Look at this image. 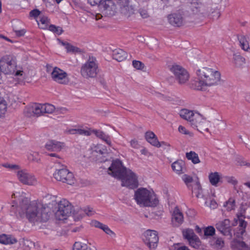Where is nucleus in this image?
<instances>
[{
    "label": "nucleus",
    "instance_id": "obj_14",
    "mask_svg": "<svg viewBox=\"0 0 250 250\" xmlns=\"http://www.w3.org/2000/svg\"><path fill=\"white\" fill-rule=\"evenodd\" d=\"M42 108V104H32L25 107L24 110V114L26 116L29 117H39L43 115Z\"/></svg>",
    "mask_w": 250,
    "mask_h": 250
},
{
    "label": "nucleus",
    "instance_id": "obj_31",
    "mask_svg": "<svg viewBox=\"0 0 250 250\" xmlns=\"http://www.w3.org/2000/svg\"><path fill=\"white\" fill-rule=\"evenodd\" d=\"M60 45L63 46L68 53H78L80 52V49L66 42L58 40Z\"/></svg>",
    "mask_w": 250,
    "mask_h": 250
},
{
    "label": "nucleus",
    "instance_id": "obj_10",
    "mask_svg": "<svg viewBox=\"0 0 250 250\" xmlns=\"http://www.w3.org/2000/svg\"><path fill=\"white\" fill-rule=\"evenodd\" d=\"M170 71L173 74L176 80L180 84L186 83L189 80V75L188 71L178 65H172Z\"/></svg>",
    "mask_w": 250,
    "mask_h": 250
},
{
    "label": "nucleus",
    "instance_id": "obj_52",
    "mask_svg": "<svg viewBox=\"0 0 250 250\" xmlns=\"http://www.w3.org/2000/svg\"><path fill=\"white\" fill-rule=\"evenodd\" d=\"M205 205L213 209L216 208L218 206L217 202L214 200H210L209 201L206 200Z\"/></svg>",
    "mask_w": 250,
    "mask_h": 250
},
{
    "label": "nucleus",
    "instance_id": "obj_30",
    "mask_svg": "<svg viewBox=\"0 0 250 250\" xmlns=\"http://www.w3.org/2000/svg\"><path fill=\"white\" fill-rule=\"evenodd\" d=\"M184 163L181 161H177L173 163L171 167L173 171L177 174L180 175L183 173Z\"/></svg>",
    "mask_w": 250,
    "mask_h": 250
},
{
    "label": "nucleus",
    "instance_id": "obj_47",
    "mask_svg": "<svg viewBox=\"0 0 250 250\" xmlns=\"http://www.w3.org/2000/svg\"><path fill=\"white\" fill-rule=\"evenodd\" d=\"M178 130V131L182 134L188 135L190 137H192L193 136V133L192 132L189 131L185 126L183 125H179Z\"/></svg>",
    "mask_w": 250,
    "mask_h": 250
},
{
    "label": "nucleus",
    "instance_id": "obj_26",
    "mask_svg": "<svg viewBox=\"0 0 250 250\" xmlns=\"http://www.w3.org/2000/svg\"><path fill=\"white\" fill-rule=\"evenodd\" d=\"M245 63V59L239 54H234L232 59V64L233 66L238 68L243 67Z\"/></svg>",
    "mask_w": 250,
    "mask_h": 250
},
{
    "label": "nucleus",
    "instance_id": "obj_44",
    "mask_svg": "<svg viewBox=\"0 0 250 250\" xmlns=\"http://www.w3.org/2000/svg\"><path fill=\"white\" fill-rule=\"evenodd\" d=\"M228 211H231L235 208V201L233 198H229L224 204Z\"/></svg>",
    "mask_w": 250,
    "mask_h": 250
},
{
    "label": "nucleus",
    "instance_id": "obj_63",
    "mask_svg": "<svg viewBox=\"0 0 250 250\" xmlns=\"http://www.w3.org/2000/svg\"><path fill=\"white\" fill-rule=\"evenodd\" d=\"M102 0H88V3L91 5H96L101 3Z\"/></svg>",
    "mask_w": 250,
    "mask_h": 250
},
{
    "label": "nucleus",
    "instance_id": "obj_27",
    "mask_svg": "<svg viewBox=\"0 0 250 250\" xmlns=\"http://www.w3.org/2000/svg\"><path fill=\"white\" fill-rule=\"evenodd\" d=\"M113 58L118 62H121L126 59L127 54L121 49H116L113 51Z\"/></svg>",
    "mask_w": 250,
    "mask_h": 250
},
{
    "label": "nucleus",
    "instance_id": "obj_35",
    "mask_svg": "<svg viewBox=\"0 0 250 250\" xmlns=\"http://www.w3.org/2000/svg\"><path fill=\"white\" fill-rule=\"evenodd\" d=\"M231 247L233 250H249L243 242L233 241L231 243Z\"/></svg>",
    "mask_w": 250,
    "mask_h": 250
},
{
    "label": "nucleus",
    "instance_id": "obj_24",
    "mask_svg": "<svg viewBox=\"0 0 250 250\" xmlns=\"http://www.w3.org/2000/svg\"><path fill=\"white\" fill-rule=\"evenodd\" d=\"M184 220L183 215L180 210L175 208L172 214V221L175 226H179L181 224Z\"/></svg>",
    "mask_w": 250,
    "mask_h": 250
},
{
    "label": "nucleus",
    "instance_id": "obj_25",
    "mask_svg": "<svg viewBox=\"0 0 250 250\" xmlns=\"http://www.w3.org/2000/svg\"><path fill=\"white\" fill-rule=\"evenodd\" d=\"M17 242V240L12 235L6 234L0 235V243L5 245H12Z\"/></svg>",
    "mask_w": 250,
    "mask_h": 250
},
{
    "label": "nucleus",
    "instance_id": "obj_21",
    "mask_svg": "<svg viewBox=\"0 0 250 250\" xmlns=\"http://www.w3.org/2000/svg\"><path fill=\"white\" fill-rule=\"evenodd\" d=\"M15 68V64L12 61H6L2 59L0 61V69L5 74L13 72Z\"/></svg>",
    "mask_w": 250,
    "mask_h": 250
},
{
    "label": "nucleus",
    "instance_id": "obj_33",
    "mask_svg": "<svg viewBox=\"0 0 250 250\" xmlns=\"http://www.w3.org/2000/svg\"><path fill=\"white\" fill-rule=\"evenodd\" d=\"M27 160L32 163H38L40 161V156L37 152L30 151L27 153Z\"/></svg>",
    "mask_w": 250,
    "mask_h": 250
},
{
    "label": "nucleus",
    "instance_id": "obj_5",
    "mask_svg": "<svg viewBox=\"0 0 250 250\" xmlns=\"http://www.w3.org/2000/svg\"><path fill=\"white\" fill-rule=\"evenodd\" d=\"M98 67L94 58H89L82 66L81 73L85 78H94L98 73Z\"/></svg>",
    "mask_w": 250,
    "mask_h": 250
},
{
    "label": "nucleus",
    "instance_id": "obj_59",
    "mask_svg": "<svg viewBox=\"0 0 250 250\" xmlns=\"http://www.w3.org/2000/svg\"><path fill=\"white\" fill-rule=\"evenodd\" d=\"M97 135H98L101 137H103V139L106 142V143L107 144H108V145L111 146V142L109 137L104 136V133L102 132H100L99 134H97Z\"/></svg>",
    "mask_w": 250,
    "mask_h": 250
},
{
    "label": "nucleus",
    "instance_id": "obj_58",
    "mask_svg": "<svg viewBox=\"0 0 250 250\" xmlns=\"http://www.w3.org/2000/svg\"><path fill=\"white\" fill-rule=\"evenodd\" d=\"M224 178L225 179V180L229 183H231L233 185H235L237 183V181L235 180V179L231 176H225L224 177Z\"/></svg>",
    "mask_w": 250,
    "mask_h": 250
},
{
    "label": "nucleus",
    "instance_id": "obj_15",
    "mask_svg": "<svg viewBox=\"0 0 250 250\" xmlns=\"http://www.w3.org/2000/svg\"><path fill=\"white\" fill-rule=\"evenodd\" d=\"M216 227L223 235H231V225L229 220L226 219L218 222L216 225Z\"/></svg>",
    "mask_w": 250,
    "mask_h": 250
},
{
    "label": "nucleus",
    "instance_id": "obj_8",
    "mask_svg": "<svg viewBox=\"0 0 250 250\" xmlns=\"http://www.w3.org/2000/svg\"><path fill=\"white\" fill-rule=\"evenodd\" d=\"M123 186L130 188H136L138 186V177L136 174L130 169H127L119 178Z\"/></svg>",
    "mask_w": 250,
    "mask_h": 250
},
{
    "label": "nucleus",
    "instance_id": "obj_1",
    "mask_svg": "<svg viewBox=\"0 0 250 250\" xmlns=\"http://www.w3.org/2000/svg\"><path fill=\"white\" fill-rule=\"evenodd\" d=\"M12 198L21 199L20 206L18 208V213L15 209L16 204L12 205L10 211L18 217L26 218L30 222H45L48 220L51 209L49 207L41 202L34 201L30 202L27 198H24L23 192L15 191L12 195Z\"/></svg>",
    "mask_w": 250,
    "mask_h": 250
},
{
    "label": "nucleus",
    "instance_id": "obj_43",
    "mask_svg": "<svg viewBox=\"0 0 250 250\" xmlns=\"http://www.w3.org/2000/svg\"><path fill=\"white\" fill-rule=\"evenodd\" d=\"M38 25L42 29H46L47 28L48 23H49V20L46 17H41L40 19V20H37Z\"/></svg>",
    "mask_w": 250,
    "mask_h": 250
},
{
    "label": "nucleus",
    "instance_id": "obj_9",
    "mask_svg": "<svg viewBox=\"0 0 250 250\" xmlns=\"http://www.w3.org/2000/svg\"><path fill=\"white\" fill-rule=\"evenodd\" d=\"M143 239L150 250H154L157 248L159 238L156 231L146 230L143 234Z\"/></svg>",
    "mask_w": 250,
    "mask_h": 250
},
{
    "label": "nucleus",
    "instance_id": "obj_51",
    "mask_svg": "<svg viewBox=\"0 0 250 250\" xmlns=\"http://www.w3.org/2000/svg\"><path fill=\"white\" fill-rule=\"evenodd\" d=\"M49 30L57 35H61L62 33V29L60 27H57L54 25L49 26Z\"/></svg>",
    "mask_w": 250,
    "mask_h": 250
},
{
    "label": "nucleus",
    "instance_id": "obj_50",
    "mask_svg": "<svg viewBox=\"0 0 250 250\" xmlns=\"http://www.w3.org/2000/svg\"><path fill=\"white\" fill-rule=\"evenodd\" d=\"M77 134L83 135L85 136H89L90 135L91 132L89 129L87 128H77Z\"/></svg>",
    "mask_w": 250,
    "mask_h": 250
},
{
    "label": "nucleus",
    "instance_id": "obj_28",
    "mask_svg": "<svg viewBox=\"0 0 250 250\" xmlns=\"http://www.w3.org/2000/svg\"><path fill=\"white\" fill-rule=\"evenodd\" d=\"M190 9L193 14H205L204 7L202 4L198 2H193L191 4Z\"/></svg>",
    "mask_w": 250,
    "mask_h": 250
},
{
    "label": "nucleus",
    "instance_id": "obj_61",
    "mask_svg": "<svg viewBox=\"0 0 250 250\" xmlns=\"http://www.w3.org/2000/svg\"><path fill=\"white\" fill-rule=\"evenodd\" d=\"M40 14V11L37 9H34L30 12V15L31 17L34 18L37 17Z\"/></svg>",
    "mask_w": 250,
    "mask_h": 250
},
{
    "label": "nucleus",
    "instance_id": "obj_2",
    "mask_svg": "<svg viewBox=\"0 0 250 250\" xmlns=\"http://www.w3.org/2000/svg\"><path fill=\"white\" fill-rule=\"evenodd\" d=\"M221 81V73L216 69L204 67L196 72V78L192 83V87L205 90L208 87L218 85Z\"/></svg>",
    "mask_w": 250,
    "mask_h": 250
},
{
    "label": "nucleus",
    "instance_id": "obj_19",
    "mask_svg": "<svg viewBox=\"0 0 250 250\" xmlns=\"http://www.w3.org/2000/svg\"><path fill=\"white\" fill-rule=\"evenodd\" d=\"M244 212L245 210H244L241 211V212L238 213L236 215L237 218L234 219V222L232 224V226H235L237 224L238 220L239 221V232H237L236 234V236L238 237H240L241 236H242L243 234L245 232V228L247 226V223L244 220L240 218V217L243 216V214L244 213Z\"/></svg>",
    "mask_w": 250,
    "mask_h": 250
},
{
    "label": "nucleus",
    "instance_id": "obj_56",
    "mask_svg": "<svg viewBox=\"0 0 250 250\" xmlns=\"http://www.w3.org/2000/svg\"><path fill=\"white\" fill-rule=\"evenodd\" d=\"M4 167L6 168H9L11 170H19V169L18 165L11 164H6L4 165Z\"/></svg>",
    "mask_w": 250,
    "mask_h": 250
},
{
    "label": "nucleus",
    "instance_id": "obj_6",
    "mask_svg": "<svg viewBox=\"0 0 250 250\" xmlns=\"http://www.w3.org/2000/svg\"><path fill=\"white\" fill-rule=\"evenodd\" d=\"M71 210V205L68 201L65 199L60 201L58 210L55 212L56 218L62 221L66 219L70 216Z\"/></svg>",
    "mask_w": 250,
    "mask_h": 250
},
{
    "label": "nucleus",
    "instance_id": "obj_38",
    "mask_svg": "<svg viewBox=\"0 0 250 250\" xmlns=\"http://www.w3.org/2000/svg\"><path fill=\"white\" fill-rule=\"evenodd\" d=\"M209 243L217 249H221L224 246V241L220 238H213L210 240Z\"/></svg>",
    "mask_w": 250,
    "mask_h": 250
},
{
    "label": "nucleus",
    "instance_id": "obj_40",
    "mask_svg": "<svg viewBox=\"0 0 250 250\" xmlns=\"http://www.w3.org/2000/svg\"><path fill=\"white\" fill-rule=\"evenodd\" d=\"M7 109L6 101L0 96V117H3L6 113Z\"/></svg>",
    "mask_w": 250,
    "mask_h": 250
},
{
    "label": "nucleus",
    "instance_id": "obj_37",
    "mask_svg": "<svg viewBox=\"0 0 250 250\" xmlns=\"http://www.w3.org/2000/svg\"><path fill=\"white\" fill-rule=\"evenodd\" d=\"M182 234L183 238L187 240L188 241L196 235L194 233L193 230L189 228L183 229L182 230Z\"/></svg>",
    "mask_w": 250,
    "mask_h": 250
},
{
    "label": "nucleus",
    "instance_id": "obj_45",
    "mask_svg": "<svg viewBox=\"0 0 250 250\" xmlns=\"http://www.w3.org/2000/svg\"><path fill=\"white\" fill-rule=\"evenodd\" d=\"M193 193L195 194V196L198 198H204L203 189L200 185H197L196 186V188H194V190H193Z\"/></svg>",
    "mask_w": 250,
    "mask_h": 250
},
{
    "label": "nucleus",
    "instance_id": "obj_54",
    "mask_svg": "<svg viewBox=\"0 0 250 250\" xmlns=\"http://www.w3.org/2000/svg\"><path fill=\"white\" fill-rule=\"evenodd\" d=\"M182 179L186 185H188L193 181L192 177L187 174L183 175L182 177Z\"/></svg>",
    "mask_w": 250,
    "mask_h": 250
},
{
    "label": "nucleus",
    "instance_id": "obj_64",
    "mask_svg": "<svg viewBox=\"0 0 250 250\" xmlns=\"http://www.w3.org/2000/svg\"><path fill=\"white\" fill-rule=\"evenodd\" d=\"M65 132L71 134H77V129L68 128L65 130Z\"/></svg>",
    "mask_w": 250,
    "mask_h": 250
},
{
    "label": "nucleus",
    "instance_id": "obj_42",
    "mask_svg": "<svg viewBox=\"0 0 250 250\" xmlns=\"http://www.w3.org/2000/svg\"><path fill=\"white\" fill-rule=\"evenodd\" d=\"M42 107L43 114L44 113L51 114L55 110V106L49 104H42Z\"/></svg>",
    "mask_w": 250,
    "mask_h": 250
},
{
    "label": "nucleus",
    "instance_id": "obj_18",
    "mask_svg": "<svg viewBox=\"0 0 250 250\" xmlns=\"http://www.w3.org/2000/svg\"><path fill=\"white\" fill-rule=\"evenodd\" d=\"M45 147L48 150L60 152L65 148V145L56 140H50L46 143Z\"/></svg>",
    "mask_w": 250,
    "mask_h": 250
},
{
    "label": "nucleus",
    "instance_id": "obj_57",
    "mask_svg": "<svg viewBox=\"0 0 250 250\" xmlns=\"http://www.w3.org/2000/svg\"><path fill=\"white\" fill-rule=\"evenodd\" d=\"M139 13L140 16L143 19H146L149 17V14L147 10L145 9H141L139 10Z\"/></svg>",
    "mask_w": 250,
    "mask_h": 250
},
{
    "label": "nucleus",
    "instance_id": "obj_34",
    "mask_svg": "<svg viewBox=\"0 0 250 250\" xmlns=\"http://www.w3.org/2000/svg\"><path fill=\"white\" fill-rule=\"evenodd\" d=\"M187 158L191 161L194 164H197L200 163L198 155L194 151H190L186 154Z\"/></svg>",
    "mask_w": 250,
    "mask_h": 250
},
{
    "label": "nucleus",
    "instance_id": "obj_16",
    "mask_svg": "<svg viewBox=\"0 0 250 250\" xmlns=\"http://www.w3.org/2000/svg\"><path fill=\"white\" fill-rule=\"evenodd\" d=\"M14 72V79L19 84L24 83L29 77H31L27 70L22 68H17Z\"/></svg>",
    "mask_w": 250,
    "mask_h": 250
},
{
    "label": "nucleus",
    "instance_id": "obj_11",
    "mask_svg": "<svg viewBox=\"0 0 250 250\" xmlns=\"http://www.w3.org/2000/svg\"><path fill=\"white\" fill-rule=\"evenodd\" d=\"M51 77L55 82L63 84H67L70 82L67 73L59 67H54L51 72Z\"/></svg>",
    "mask_w": 250,
    "mask_h": 250
},
{
    "label": "nucleus",
    "instance_id": "obj_29",
    "mask_svg": "<svg viewBox=\"0 0 250 250\" xmlns=\"http://www.w3.org/2000/svg\"><path fill=\"white\" fill-rule=\"evenodd\" d=\"M146 141L151 145L156 146L158 144V140L154 132L151 131H147L145 134Z\"/></svg>",
    "mask_w": 250,
    "mask_h": 250
},
{
    "label": "nucleus",
    "instance_id": "obj_60",
    "mask_svg": "<svg viewBox=\"0 0 250 250\" xmlns=\"http://www.w3.org/2000/svg\"><path fill=\"white\" fill-rule=\"evenodd\" d=\"M130 146L134 148H137L139 146L138 141L135 139H132L130 141Z\"/></svg>",
    "mask_w": 250,
    "mask_h": 250
},
{
    "label": "nucleus",
    "instance_id": "obj_22",
    "mask_svg": "<svg viewBox=\"0 0 250 250\" xmlns=\"http://www.w3.org/2000/svg\"><path fill=\"white\" fill-rule=\"evenodd\" d=\"M93 226L100 229L103 230L106 234L108 235L111 237H115L116 234L110 229L106 225L98 221H93L92 222Z\"/></svg>",
    "mask_w": 250,
    "mask_h": 250
},
{
    "label": "nucleus",
    "instance_id": "obj_55",
    "mask_svg": "<svg viewBox=\"0 0 250 250\" xmlns=\"http://www.w3.org/2000/svg\"><path fill=\"white\" fill-rule=\"evenodd\" d=\"M132 65L137 69H141L144 67L143 64L138 61H133L132 62Z\"/></svg>",
    "mask_w": 250,
    "mask_h": 250
},
{
    "label": "nucleus",
    "instance_id": "obj_53",
    "mask_svg": "<svg viewBox=\"0 0 250 250\" xmlns=\"http://www.w3.org/2000/svg\"><path fill=\"white\" fill-rule=\"evenodd\" d=\"M96 151L101 154H104L107 152V150L104 146L99 145L96 148Z\"/></svg>",
    "mask_w": 250,
    "mask_h": 250
},
{
    "label": "nucleus",
    "instance_id": "obj_49",
    "mask_svg": "<svg viewBox=\"0 0 250 250\" xmlns=\"http://www.w3.org/2000/svg\"><path fill=\"white\" fill-rule=\"evenodd\" d=\"M171 250H189V249L185 246L182 245L179 243L173 244L171 248Z\"/></svg>",
    "mask_w": 250,
    "mask_h": 250
},
{
    "label": "nucleus",
    "instance_id": "obj_12",
    "mask_svg": "<svg viewBox=\"0 0 250 250\" xmlns=\"http://www.w3.org/2000/svg\"><path fill=\"white\" fill-rule=\"evenodd\" d=\"M128 169L124 167L121 161L116 160L113 161L111 166L108 168L109 174L117 178H120Z\"/></svg>",
    "mask_w": 250,
    "mask_h": 250
},
{
    "label": "nucleus",
    "instance_id": "obj_39",
    "mask_svg": "<svg viewBox=\"0 0 250 250\" xmlns=\"http://www.w3.org/2000/svg\"><path fill=\"white\" fill-rule=\"evenodd\" d=\"M73 250H91V248L85 243L76 242L73 246Z\"/></svg>",
    "mask_w": 250,
    "mask_h": 250
},
{
    "label": "nucleus",
    "instance_id": "obj_4",
    "mask_svg": "<svg viewBox=\"0 0 250 250\" xmlns=\"http://www.w3.org/2000/svg\"><path fill=\"white\" fill-rule=\"evenodd\" d=\"M133 199L140 207H153L159 203L152 189L140 188L135 191Z\"/></svg>",
    "mask_w": 250,
    "mask_h": 250
},
{
    "label": "nucleus",
    "instance_id": "obj_41",
    "mask_svg": "<svg viewBox=\"0 0 250 250\" xmlns=\"http://www.w3.org/2000/svg\"><path fill=\"white\" fill-rule=\"evenodd\" d=\"M188 242L191 247L195 249H198L201 246V242L199 238L197 235L189 240Z\"/></svg>",
    "mask_w": 250,
    "mask_h": 250
},
{
    "label": "nucleus",
    "instance_id": "obj_17",
    "mask_svg": "<svg viewBox=\"0 0 250 250\" xmlns=\"http://www.w3.org/2000/svg\"><path fill=\"white\" fill-rule=\"evenodd\" d=\"M120 0H106L102 3L105 13L109 15H114L116 7V3H119Z\"/></svg>",
    "mask_w": 250,
    "mask_h": 250
},
{
    "label": "nucleus",
    "instance_id": "obj_36",
    "mask_svg": "<svg viewBox=\"0 0 250 250\" xmlns=\"http://www.w3.org/2000/svg\"><path fill=\"white\" fill-rule=\"evenodd\" d=\"M83 212L87 216H91L95 213V210L93 209V208L89 207H84L83 209H80L78 212L80 217H79L77 219V220H79V219L82 218L83 217Z\"/></svg>",
    "mask_w": 250,
    "mask_h": 250
},
{
    "label": "nucleus",
    "instance_id": "obj_23",
    "mask_svg": "<svg viewBox=\"0 0 250 250\" xmlns=\"http://www.w3.org/2000/svg\"><path fill=\"white\" fill-rule=\"evenodd\" d=\"M168 20L169 22L174 26H180L183 24V18L181 14H172L168 15Z\"/></svg>",
    "mask_w": 250,
    "mask_h": 250
},
{
    "label": "nucleus",
    "instance_id": "obj_13",
    "mask_svg": "<svg viewBox=\"0 0 250 250\" xmlns=\"http://www.w3.org/2000/svg\"><path fill=\"white\" fill-rule=\"evenodd\" d=\"M17 175L19 180L23 184L32 186L37 183V180L35 176L26 170H19Z\"/></svg>",
    "mask_w": 250,
    "mask_h": 250
},
{
    "label": "nucleus",
    "instance_id": "obj_3",
    "mask_svg": "<svg viewBox=\"0 0 250 250\" xmlns=\"http://www.w3.org/2000/svg\"><path fill=\"white\" fill-rule=\"evenodd\" d=\"M179 114L181 118L188 121L194 129L201 133L203 131H209V122L197 110L183 108L180 110Z\"/></svg>",
    "mask_w": 250,
    "mask_h": 250
},
{
    "label": "nucleus",
    "instance_id": "obj_62",
    "mask_svg": "<svg viewBox=\"0 0 250 250\" xmlns=\"http://www.w3.org/2000/svg\"><path fill=\"white\" fill-rule=\"evenodd\" d=\"M15 33L16 36H17L18 37H21V36H22L24 35V34L25 33V31L24 29H21V30H15Z\"/></svg>",
    "mask_w": 250,
    "mask_h": 250
},
{
    "label": "nucleus",
    "instance_id": "obj_32",
    "mask_svg": "<svg viewBox=\"0 0 250 250\" xmlns=\"http://www.w3.org/2000/svg\"><path fill=\"white\" fill-rule=\"evenodd\" d=\"M238 40L240 45L242 49L245 51H250V47L249 42V40L244 36H240L238 37Z\"/></svg>",
    "mask_w": 250,
    "mask_h": 250
},
{
    "label": "nucleus",
    "instance_id": "obj_48",
    "mask_svg": "<svg viewBox=\"0 0 250 250\" xmlns=\"http://www.w3.org/2000/svg\"><path fill=\"white\" fill-rule=\"evenodd\" d=\"M155 147H161L163 149L168 151L170 149L171 146L167 142L164 141L160 142L158 141V144L157 146H156Z\"/></svg>",
    "mask_w": 250,
    "mask_h": 250
},
{
    "label": "nucleus",
    "instance_id": "obj_7",
    "mask_svg": "<svg viewBox=\"0 0 250 250\" xmlns=\"http://www.w3.org/2000/svg\"><path fill=\"white\" fill-rule=\"evenodd\" d=\"M54 177L58 181L73 185L75 182L73 174L65 168L57 169L54 173Z\"/></svg>",
    "mask_w": 250,
    "mask_h": 250
},
{
    "label": "nucleus",
    "instance_id": "obj_46",
    "mask_svg": "<svg viewBox=\"0 0 250 250\" xmlns=\"http://www.w3.org/2000/svg\"><path fill=\"white\" fill-rule=\"evenodd\" d=\"M204 236H212L215 234V229L212 226L208 227L204 229Z\"/></svg>",
    "mask_w": 250,
    "mask_h": 250
},
{
    "label": "nucleus",
    "instance_id": "obj_20",
    "mask_svg": "<svg viewBox=\"0 0 250 250\" xmlns=\"http://www.w3.org/2000/svg\"><path fill=\"white\" fill-rule=\"evenodd\" d=\"M223 178L222 174L217 171H211L208 175V179L210 184L216 187L223 182Z\"/></svg>",
    "mask_w": 250,
    "mask_h": 250
}]
</instances>
